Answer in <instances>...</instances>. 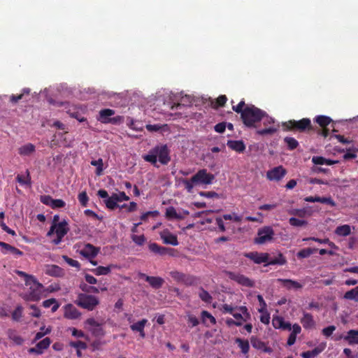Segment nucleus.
<instances>
[{
  "label": "nucleus",
  "mask_w": 358,
  "mask_h": 358,
  "mask_svg": "<svg viewBox=\"0 0 358 358\" xmlns=\"http://www.w3.org/2000/svg\"><path fill=\"white\" fill-rule=\"evenodd\" d=\"M64 317L69 320H76L80 317V312L72 304L68 303L64 307Z\"/></svg>",
  "instance_id": "dca6fc26"
},
{
  "label": "nucleus",
  "mask_w": 358,
  "mask_h": 358,
  "mask_svg": "<svg viewBox=\"0 0 358 358\" xmlns=\"http://www.w3.org/2000/svg\"><path fill=\"white\" fill-rule=\"evenodd\" d=\"M118 199L116 193H113L109 198L105 199L106 206L110 210H114L119 206L117 204Z\"/></svg>",
  "instance_id": "a878e982"
},
{
  "label": "nucleus",
  "mask_w": 358,
  "mask_h": 358,
  "mask_svg": "<svg viewBox=\"0 0 358 358\" xmlns=\"http://www.w3.org/2000/svg\"><path fill=\"white\" fill-rule=\"evenodd\" d=\"M235 343L238 345L243 354H247L249 352L250 345L248 341L236 338L235 339Z\"/></svg>",
  "instance_id": "c756f323"
},
{
  "label": "nucleus",
  "mask_w": 358,
  "mask_h": 358,
  "mask_svg": "<svg viewBox=\"0 0 358 358\" xmlns=\"http://www.w3.org/2000/svg\"><path fill=\"white\" fill-rule=\"evenodd\" d=\"M17 273L19 276L24 278L25 285L29 287L30 291H39L43 287L42 284L34 275H29L21 271H17Z\"/></svg>",
  "instance_id": "6e6552de"
},
{
  "label": "nucleus",
  "mask_w": 358,
  "mask_h": 358,
  "mask_svg": "<svg viewBox=\"0 0 358 358\" xmlns=\"http://www.w3.org/2000/svg\"><path fill=\"white\" fill-rule=\"evenodd\" d=\"M78 199L80 203V205L83 207H86L87 206L89 201V197L87 194L86 192H82L79 193L78 196Z\"/></svg>",
  "instance_id": "79ce46f5"
},
{
  "label": "nucleus",
  "mask_w": 358,
  "mask_h": 358,
  "mask_svg": "<svg viewBox=\"0 0 358 358\" xmlns=\"http://www.w3.org/2000/svg\"><path fill=\"white\" fill-rule=\"evenodd\" d=\"M70 345L73 348H76L77 350H80V349L85 350L87 347V344L85 342L81 341H78L76 342H71Z\"/></svg>",
  "instance_id": "5fc2aeb1"
},
{
  "label": "nucleus",
  "mask_w": 358,
  "mask_h": 358,
  "mask_svg": "<svg viewBox=\"0 0 358 358\" xmlns=\"http://www.w3.org/2000/svg\"><path fill=\"white\" fill-rule=\"evenodd\" d=\"M336 327L334 325L328 326L322 329V334L324 336L329 337L330 336L333 332L335 331Z\"/></svg>",
  "instance_id": "0e129e2a"
},
{
  "label": "nucleus",
  "mask_w": 358,
  "mask_h": 358,
  "mask_svg": "<svg viewBox=\"0 0 358 358\" xmlns=\"http://www.w3.org/2000/svg\"><path fill=\"white\" fill-rule=\"evenodd\" d=\"M200 299L207 303H210L212 302L213 298L209 294V292H199Z\"/></svg>",
  "instance_id": "680f3d73"
},
{
  "label": "nucleus",
  "mask_w": 358,
  "mask_h": 358,
  "mask_svg": "<svg viewBox=\"0 0 358 358\" xmlns=\"http://www.w3.org/2000/svg\"><path fill=\"white\" fill-rule=\"evenodd\" d=\"M284 141L286 143L287 148L290 150H293L299 145L298 141L292 137H285Z\"/></svg>",
  "instance_id": "58836bf2"
},
{
  "label": "nucleus",
  "mask_w": 358,
  "mask_h": 358,
  "mask_svg": "<svg viewBox=\"0 0 358 358\" xmlns=\"http://www.w3.org/2000/svg\"><path fill=\"white\" fill-rule=\"evenodd\" d=\"M84 214L86 216L91 217H92L94 219H96V220H100V221H101L103 220V216L99 215L95 212H94L93 210H90V209L85 210L84 211Z\"/></svg>",
  "instance_id": "6e6d98bb"
},
{
  "label": "nucleus",
  "mask_w": 358,
  "mask_h": 358,
  "mask_svg": "<svg viewBox=\"0 0 358 358\" xmlns=\"http://www.w3.org/2000/svg\"><path fill=\"white\" fill-rule=\"evenodd\" d=\"M344 299L358 301V292H345Z\"/></svg>",
  "instance_id": "69168bd1"
},
{
  "label": "nucleus",
  "mask_w": 358,
  "mask_h": 358,
  "mask_svg": "<svg viewBox=\"0 0 358 358\" xmlns=\"http://www.w3.org/2000/svg\"><path fill=\"white\" fill-rule=\"evenodd\" d=\"M343 339L350 345L358 344V330L351 329L348 331Z\"/></svg>",
  "instance_id": "5701e85b"
},
{
  "label": "nucleus",
  "mask_w": 358,
  "mask_h": 358,
  "mask_svg": "<svg viewBox=\"0 0 358 358\" xmlns=\"http://www.w3.org/2000/svg\"><path fill=\"white\" fill-rule=\"evenodd\" d=\"M115 114V111L112 109L106 108L101 110L99 112V120L101 121L102 123H112L115 124L117 122L119 119L120 118V116H117L115 117H111L112 115Z\"/></svg>",
  "instance_id": "f8f14e48"
},
{
  "label": "nucleus",
  "mask_w": 358,
  "mask_h": 358,
  "mask_svg": "<svg viewBox=\"0 0 358 358\" xmlns=\"http://www.w3.org/2000/svg\"><path fill=\"white\" fill-rule=\"evenodd\" d=\"M35 152V146L31 143H27L19 148L18 153L22 156H29Z\"/></svg>",
  "instance_id": "cd10ccee"
},
{
  "label": "nucleus",
  "mask_w": 358,
  "mask_h": 358,
  "mask_svg": "<svg viewBox=\"0 0 358 358\" xmlns=\"http://www.w3.org/2000/svg\"><path fill=\"white\" fill-rule=\"evenodd\" d=\"M182 182L185 185V188L188 192H192L194 186L196 185V182H192V177L190 178V180L182 179Z\"/></svg>",
  "instance_id": "de8ad7c7"
},
{
  "label": "nucleus",
  "mask_w": 358,
  "mask_h": 358,
  "mask_svg": "<svg viewBox=\"0 0 358 358\" xmlns=\"http://www.w3.org/2000/svg\"><path fill=\"white\" fill-rule=\"evenodd\" d=\"M284 319L282 317H273L272 320V324L275 329H281Z\"/></svg>",
  "instance_id": "3c124183"
},
{
  "label": "nucleus",
  "mask_w": 358,
  "mask_h": 358,
  "mask_svg": "<svg viewBox=\"0 0 358 358\" xmlns=\"http://www.w3.org/2000/svg\"><path fill=\"white\" fill-rule=\"evenodd\" d=\"M215 179L213 174L208 173L205 169H200L192 176V182L197 185H210Z\"/></svg>",
  "instance_id": "0eeeda50"
},
{
  "label": "nucleus",
  "mask_w": 358,
  "mask_h": 358,
  "mask_svg": "<svg viewBox=\"0 0 358 358\" xmlns=\"http://www.w3.org/2000/svg\"><path fill=\"white\" fill-rule=\"evenodd\" d=\"M145 161L151 163L152 164H156L157 162V156L155 153V148L151 149L148 155L143 156Z\"/></svg>",
  "instance_id": "f704fd0d"
},
{
  "label": "nucleus",
  "mask_w": 358,
  "mask_h": 358,
  "mask_svg": "<svg viewBox=\"0 0 358 358\" xmlns=\"http://www.w3.org/2000/svg\"><path fill=\"white\" fill-rule=\"evenodd\" d=\"M45 273L52 276H60L63 271L59 266L50 265L47 266Z\"/></svg>",
  "instance_id": "c85d7f7f"
},
{
  "label": "nucleus",
  "mask_w": 358,
  "mask_h": 358,
  "mask_svg": "<svg viewBox=\"0 0 358 358\" xmlns=\"http://www.w3.org/2000/svg\"><path fill=\"white\" fill-rule=\"evenodd\" d=\"M20 296L26 301H36L40 299L38 292H22Z\"/></svg>",
  "instance_id": "c9c22d12"
},
{
  "label": "nucleus",
  "mask_w": 358,
  "mask_h": 358,
  "mask_svg": "<svg viewBox=\"0 0 358 358\" xmlns=\"http://www.w3.org/2000/svg\"><path fill=\"white\" fill-rule=\"evenodd\" d=\"M63 259L65 260V262L70 265L71 266L79 268L80 264L77 260L73 259L66 255L63 256Z\"/></svg>",
  "instance_id": "4d7b16f0"
},
{
  "label": "nucleus",
  "mask_w": 358,
  "mask_h": 358,
  "mask_svg": "<svg viewBox=\"0 0 358 358\" xmlns=\"http://www.w3.org/2000/svg\"><path fill=\"white\" fill-rule=\"evenodd\" d=\"M69 231V224L66 220H64L57 224H52L47 233V236H50L55 233L56 238L53 239L52 242L55 245H58L62 242V238L67 234Z\"/></svg>",
  "instance_id": "7ed1b4c3"
},
{
  "label": "nucleus",
  "mask_w": 358,
  "mask_h": 358,
  "mask_svg": "<svg viewBox=\"0 0 358 358\" xmlns=\"http://www.w3.org/2000/svg\"><path fill=\"white\" fill-rule=\"evenodd\" d=\"M227 145L230 149L239 153L243 152L245 150V145L243 141L229 140L227 141Z\"/></svg>",
  "instance_id": "4be33fe9"
},
{
  "label": "nucleus",
  "mask_w": 358,
  "mask_h": 358,
  "mask_svg": "<svg viewBox=\"0 0 358 358\" xmlns=\"http://www.w3.org/2000/svg\"><path fill=\"white\" fill-rule=\"evenodd\" d=\"M315 122L320 127L318 129L315 128V133L320 136L327 137L329 134V129L327 127L332 122V120L328 116L317 115L315 117Z\"/></svg>",
  "instance_id": "39448f33"
},
{
  "label": "nucleus",
  "mask_w": 358,
  "mask_h": 358,
  "mask_svg": "<svg viewBox=\"0 0 358 358\" xmlns=\"http://www.w3.org/2000/svg\"><path fill=\"white\" fill-rule=\"evenodd\" d=\"M302 323L305 328L310 327V322H312V316L311 315H305L304 317L302 319Z\"/></svg>",
  "instance_id": "774afa93"
},
{
  "label": "nucleus",
  "mask_w": 358,
  "mask_h": 358,
  "mask_svg": "<svg viewBox=\"0 0 358 358\" xmlns=\"http://www.w3.org/2000/svg\"><path fill=\"white\" fill-rule=\"evenodd\" d=\"M276 282L280 283V285L287 289H298L302 288V285L297 281L289 279H277Z\"/></svg>",
  "instance_id": "aec40b11"
},
{
  "label": "nucleus",
  "mask_w": 358,
  "mask_h": 358,
  "mask_svg": "<svg viewBox=\"0 0 358 358\" xmlns=\"http://www.w3.org/2000/svg\"><path fill=\"white\" fill-rule=\"evenodd\" d=\"M166 217L169 220H183L184 215H182L180 213H177L176 208L173 206H170L166 210Z\"/></svg>",
  "instance_id": "b1692460"
},
{
  "label": "nucleus",
  "mask_w": 358,
  "mask_h": 358,
  "mask_svg": "<svg viewBox=\"0 0 358 358\" xmlns=\"http://www.w3.org/2000/svg\"><path fill=\"white\" fill-rule=\"evenodd\" d=\"M16 180L20 185H30L31 183V176H30L29 171L28 169L26 171V176L17 175L16 177Z\"/></svg>",
  "instance_id": "2f4dec72"
},
{
  "label": "nucleus",
  "mask_w": 358,
  "mask_h": 358,
  "mask_svg": "<svg viewBox=\"0 0 358 358\" xmlns=\"http://www.w3.org/2000/svg\"><path fill=\"white\" fill-rule=\"evenodd\" d=\"M92 333L95 336H103L105 334L103 329L101 327L100 324L99 326H96L92 329Z\"/></svg>",
  "instance_id": "13d9d810"
},
{
  "label": "nucleus",
  "mask_w": 358,
  "mask_h": 358,
  "mask_svg": "<svg viewBox=\"0 0 358 358\" xmlns=\"http://www.w3.org/2000/svg\"><path fill=\"white\" fill-rule=\"evenodd\" d=\"M92 166H96V174L97 176H101L103 172V159L101 158L98 159L97 160H92L90 162Z\"/></svg>",
  "instance_id": "4c0bfd02"
},
{
  "label": "nucleus",
  "mask_w": 358,
  "mask_h": 358,
  "mask_svg": "<svg viewBox=\"0 0 358 358\" xmlns=\"http://www.w3.org/2000/svg\"><path fill=\"white\" fill-rule=\"evenodd\" d=\"M287 263L285 257L282 253H278L277 257L269 258L267 262L268 265H285Z\"/></svg>",
  "instance_id": "bb28decb"
},
{
  "label": "nucleus",
  "mask_w": 358,
  "mask_h": 358,
  "mask_svg": "<svg viewBox=\"0 0 358 358\" xmlns=\"http://www.w3.org/2000/svg\"><path fill=\"white\" fill-rule=\"evenodd\" d=\"M266 115V112L257 108L254 105L245 107L242 114V121L248 127H256V123L259 122Z\"/></svg>",
  "instance_id": "f257e3e1"
},
{
  "label": "nucleus",
  "mask_w": 358,
  "mask_h": 358,
  "mask_svg": "<svg viewBox=\"0 0 358 358\" xmlns=\"http://www.w3.org/2000/svg\"><path fill=\"white\" fill-rule=\"evenodd\" d=\"M0 247L1 248V252L3 255H8L13 246L8 243L0 241Z\"/></svg>",
  "instance_id": "052dcab7"
},
{
  "label": "nucleus",
  "mask_w": 358,
  "mask_h": 358,
  "mask_svg": "<svg viewBox=\"0 0 358 358\" xmlns=\"http://www.w3.org/2000/svg\"><path fill=\"white\" fill-rule=\"evenodd\" d=\"M51 343V341L49 338H45L38 342L34 348L29 349V353H35L37 355H41L43 350L47 349Z\"/></svg>",
  "instance_id": "a211bd4d"
},
{
  "label": "nucleus",
  "mask_w": 358,
  "mask_h": 358,
  "mask_svg": "<svg viewBox=\"0 0 358 358\" xmlns=\"http://www.w3.org/2000/svg\"><path fill=\"white\" fill-rule=\"evenodd\" d=\"M131 238L136 245L140 246L143 245L146 241L144 235L138 236L133 234L131 235Z\"/></svg>",
  "instance_id": "49530a36"
},
{
  "label": "nucleus",
  "mask_w": 358,
  "mask_h": 358,
  "mask_svg": "<svg viewBox=\"0 0 358 358\" xmlns=\"http://www.w3.org/2000/svg\"><path fill=\"white\" fill-rule=\"evenodd\" d=\"M315 202H320L331 207L336 206L334 201L330 196L325 197L315 196Z\"/></svg>",
  "instance_id": "473e14b6"
},
{
  "label": "nucleus",
  "mask_w": 358,
  "mask_h": 358,
  "mask_svg": "<svg viewBox=\"0 0 358 358\" xmlns=\"http://www.w3.org/2000/svg\"><path fill=\"white\" fill-rule=\"evenodd\" d=\"M277 128L274 127H269L268 128L257 130V133L261 136L272 135L275 134L277 131Z\"/></svg>",
  "instance_id": "a19ab883"
},
{
  "label": "nucleus",
  "mask_w": 358,
  "mask_h": 358,
  "mask_svg": "<svg viewBox=\"0 0 358 358\" xmlns=\"http://www.w3.org/2000/svg\"><path fill=\"white\" fill-rule=\"evenodd\" d=\"M201 319L203 323L206 325H208V321H209L212 324H215L216 323L215 318L210 313L206 310H203L201 312Z\"/></svg>",
  "instance_id": "72a5a7b5"
},
{
  "label": "nucleus",
  "mask_w": 358,
  "mask_h": 358,
  "mask_svg": "<svg viewBox=\"0 0 358 358\" xmlns=\"http://www.w3.org/2000/svg\"><path fill=\"white\" fill-rule=\"evenodd\" d=\"M287 174V170L282 166H278L266 172V178L271 181H280Z\"/></svg>",
  "instance_id": "9b49d317"
},
{
  "label": "nucleus",
  "mask_w": 358,
  "mask_h": 358,
  "mask_svg": "<svg viewBox=\"0 0 358 358\" xmlns=\"http://www.w3.org/2000/svg\"><path fill=\"white\" fill-rule=\"evenodd\" d=\"M289 223L290 225L293 227H303L307 224V222L303 220H299L295 217H291L289 220Z\"/></svg>",
  "instance_id": "8fccbe9b"
},
{
  "label": "nucleus",
  "mask_w": 358,
  "mask_h": 358,
  "mask_svg": "<svg viewBox=\"0 0 358 358\" xmlns=\"http://www.w3.org/2000/svg\"><path fill=\"white\" fill-rule=\"evenodd\" d=\"M245 256L252 260L255 264L267 263L268 260V253H259L257 252H251L246 253Z\"/></svg>",
  "instance_id": "2eb2a0df"
},
{
  "label": "nucleus",
  "mask_w": 358,
  "mask_h": 358,
  "mask_svg": "<svg viewBox=\"0 0 358 358\" xmlns=\"http://www.w3.org/2000/svg\"><path fill=\"white\" fill-rule=\"evenodd\" d=\"M23 308L17 306L15 310L12 313V319L15 321H19L22 316Z\"/></svg>",
  "instance_id": "a18cd8bd"
},
{
  "label": "nucleus",
  "mask_w": 358,
  "mask_h": 358,
  "mask_svg": "<svg viewBox=\"0 0 358 358\" xmlns=\"http://www.w3.org/2000/svg\"><path fill=\"white\" fill-rule=\"evenodd\" d=\"M170 276L177 282L186 285H191L195 282V278L190 275L177 271L169 273Z\"/></svg>",
  "instance_id": "1a4fd4ad"
},
{
  "label": "nucleus",
  "mask_w": 358,
  "mask_h": 358,
  "mask_svg": "<svg viewBox=\"0 0 358 358\" xmlns=\"http://www.w3.org/2000/svg\"><path fill=\"white\" fill-rule=\"evenodd\" d=\"M111 271L110 266H98L94 270V273L97 275H107Z\"/></svg>",
  "instance_id": "c03bdc74"
},
{
  "label": "nucleus",
  "mask_w": 358,
  "mask_h": 358,
  "mask_svg": "<svg viewBox=\"0 0 358 358\" xmlns=\"http://www.w3.org/2000/svg\"><path fill=\"white\" fill-rule=\"evenodd\" d=\"M229 277L231 280L237 282L238 284L248 287H252L254 285L252 280L241 274L230 272L229 273Z\"/></svg>",
  "instance_id": "4468645a"
},
{
  "label": "nucleus",
  "mask_w": 358,
  "mask_h": 358,
  "mask_svg": "<svg viewBox=\"0 0 358 358\" xmlns=\"http://www.w3.org/2000/svg\"><path fill=\"white\" fill-rule=\"evenodd\" d=\"M282 126L285 131L304 132L306 129L311 128V120L309 118H303L300 120H291L282 122Z\"/></svg>",
  "instance_id": "f03ea898"
},
{
  "label": "nucleus",
  "mask_w": 358,
  "mask_h": 358,
  "mask_svg": "<svg viewBox=\"0 0 358 358\" xmlns=\"http://www.w3.org/2000/svg\"><path fill=\"white\" fill-rule=\"evenodd\" d=\"M141 279L145 280L155 289H160L164 283V280L158 276H149L145 273H140Z\"/></svg>",
  "instance_id": "ddd939ff"
},
{
  "label": "nucleus",
  "mask_w": 358,
  "mask_h": 358,
  "mask_svg": "<svg viewBox=\"0 0 358 358\" xmlns=\"http://www.w3.org/2000/svg\"><path fill=\"white\" fill-rule=\"evenodd\" d=\"M246 105L244 100H241L239 103L236 106H232V109L237 113L241 114V118H242V114L244 112L245 107L248 106Z\"/></svg>",
  "instance_id": "37998d69"
},
{
  "label": "nucleus",
  "mask_w": 358,
  "mask_h": 358,
  "mask_svg": "<svg viewBox=\"0 0 358 358\" xmlns=\"http://www.w3.org/2000/svg\"><path fill=\"white\" fill-rule=\"evenodd\" d=\"M99 252V248H96L93 245L90 243H87L85 245V247L80 250V255L83 257L91 259L94 258Z\"/></svg>",
  "instance_id": "f3484780"
},
{
  "label": "nucleus",
  "mask_w": 358,
  "mask_h": 358,
  "mask_svg": "<svg viewBox=\"0 0 358 358\" xmlns=\"http://www.w3.org/2000/svg\"><path fill=\"white\" fill-rule=\"evenodd\" d=\"M66 206V203L62 199H55L52 201V208H61Z\"/></svg>",
  "instance_id": "bf43d9fd"
},
{
  "label": "nucleus",
  "mask_w": 358,
  "mask_h": 358,
  "mask_svg": "<svg viewBox=\"0 0 358 358\" xmlns=\"http://www.w3.org/2000/svg\"><path fill=\"white\" fill-rule=\"evenodd\" d=\"M155 153L162 164L166 165L171 160L170 150L166 145H157L155 148Z\"/></svg>",
  "instance_id": "9d476101"
},
{
  "label": "nucleus",
  "mask_w": 358,
  "mask_h": 358,
  "mask_svg": "<svg viewBox=\"0 0 358 358\" xmlns=\"http://www.w3.org/2000/svg\"><path fill=\"white\" fill-rule=\"evenodd\" d=\"M199 195L206 198H218L219 194L215 192L210 191V192H200Z\"/></svg>",
  "instance_id": "e2e57ef3"
},
{
  "label": "nucleus",
  "mask_w": 358,
  "mask_h": 358,
  "mask_svg": "<svg viewBox=\"0 0 358 358\" xmlns=\"http://www.w3.org/2000/svg\"><path fill=\"white\" fill-rule=\"evenodd\" d=\"M250 342L252 344V346L257 349V350H261L264 352H272L273 350L270 347H266L265 343L259 340L258 338L255 336H252L250 338Z\"/></svg>",
  "instance_id": "412c9836"
},
{
  "label": "nucleus",
  "mask_w": 358,
  "mask_h": 358,
  "mask_svg": "<svg viewBox=\"0 0 358 358\" xmlns=\"http://www.w3.org/2000/svg\"><path fill=\"white\" fill-rule=\"evenodd\" d=\"M313 252V249L311 248H304L301 250L297 253V257L299 258H306L308 257Z\"/></svg>",
  "instance_id": "09e8293b"
},
{
  "label": "nucleus",
  "mask_w": 358,
  "mask_h": 358,
  "mask_svg": "<svg viewBox=\"0 0 358 358\" xmlns=\"http://www.w3.org/2000/svg\"><path fill=\"white\" fill-rule=\"evenodd\" d=\"M335 232L338 236H346L351 232L350 227L348 224L339 226L336 229Z\"/></svg>",
  "instance_id": "e433bc0d"
},
{
  "label": "nucleus",
  "mask_w": 358,
  "mask_h": 358,
  "mask_svg": "<svg viewBox=\"0 0 358 358\" xmlns=\"http://www.w3.org/2000/svg\"><path fill=\"white\" fill-rule=\"evenodd\" d=\"M339 163L338 160L327 159L323 157H315V165H327L331 166Z\"/></svg>",
  "instance_id": "7c9ffc66"
},
{
  "label": "nucleus",
  "mask_w": 358,
  "mask_h": 358,
  "mask_svg": "<svg viewBox=\"0 0 358 358\" xmlns=\"http://www.w3.org/2000/svg\"><path fill=\"white\" fill-rule=\"evenodd\" d=\"M53 200L54 199L50 195H43L40 198L41 203L50 207H52Z\"/></svg>",
  "instance_id": "603ef678"
},
{
  "label": "nucleus",
  "mask_w": 358,
  "mask_h": 358,
  "mask_svg": "<svg viewBox=\"0 0 358 358\" xmlns=\"http://www.w3.org/2000/svg\"><path fill=\"white\" fill-rule=\"evenodd\" d=\"M148 248L152 252H153L155 254L159 255H166L169 250L168 248H166L165 247L160 246L159 245H158L156 243H150L148 245Z\"/></svg>",
  "instance_id": "393cba45"
},
{
  "label": "nucleus",
  "mask_w": 358,
  "mask_h": 358,
  "mask_svg": "<svg viewBox=\"0 0 358 358\" xmlns=\"http://www.w3.org/2000/svg\"><path fill=\"white\" fill-rule=\"evenodd\" d=\"M226 127H227L226 123L223 122H220V123L217 124L214 127V129L217 133H223L225 131Z\"/></svg>",
  "instance_id": "338daca9"
},
{
  "label": "nucleus",
  "mask_w": 358,
  "mask_h": 358,
  "mask_svg": "<svg viewBox=\"0 0 358 358\" xmlns=\"http://www.w3.org/2000/svg\"><path fill=\"white\" fill-rule=\"evenodd\" d=\"M75 303L83 308L92 310L99 304V301L95 296L88 294L86 292H80Z\"/></svg>",
  "instance_id": "20e7f679"
},
{
  "label": "nucleus",
  "mask_w": 358,
  "mask_h": 358,
  "mask_svg": "<svg viewBox=\"0 0 358 358\" xmlns=\"http://www.w3.org/2000/svg\"><path fill=\"white\" fill-rule=\"evenodd\" d=\"M227 101V98L225 95H220L216 99L214 107L217 108L223 106L226 103Z\"/></svg>",
  "instance_id": "864d4df0"
},
{
  "label": "nucleus",
  "mask_w": 358,
  "mask_h": 358,
  "mask_svg": "<svg viewBox=\"0 0 358 358\" xmlns=\"http://www.w3.org/2000/svg\"><path fill=\"white\" fill-rule=\"evenodd\" d=\"M275 233L271 227L266 226L259 229L257 231V236L255 238L257 244H264L273 238Z\"/></svg>",
  "instance_id": "423d86ee"
},
{
  "label": "nucleus",
  "mask_w": 358,
  "mask_h": 358,
  "mask_svg": "<svg viewBox=\"0 0 358 358\" xmlns=\"http://www.w3.org/2000/svg\"><path fill=\"white\" fill-rule=\"evenodd\" d=\"M160 237L165 244H169L173 246H176L179 244L177 236L171 234L167 229L160 233Z\"/></svg>",
  "instance_id": "6ab92c4d"
},
{
  "label": "nucleus",
  "mask_w": 358,
  "mask_h": 358,
  "mask_svg": "<svg viewBox=\"0 0 358 358\" xmlns=\"http://www.w3.org/2000/svg\"><path fill=\"white\" fill-rule=\"evenodd\" d=\"M146 322H147V320L145 319H143L141 321H138L136 323L131 324L130 327H131V330H133L134 331H138V332L142 331V330L144 329Z\"/></svg>",
  "instance_id": "ea45409f"
}]
</instances>
